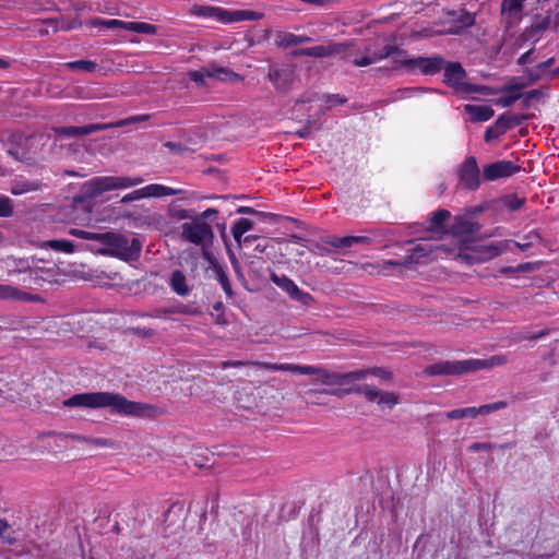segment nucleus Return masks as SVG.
Segmentation results:
<instances>
[{"mask_svg": "<svg viewBox=\"0 0 559 559\" xmlns=\"http://www.w3.org/2000/svg\"><path fill=\"white\" fill-rule=\"evenodd\" d=\"M355 43L353 40L336 43L330 40L326 45H318L297 49L293 52L296 57H313L326 58L338 57L342 61L352 63L355 67L362 68L371 66L378 61L386 59L391 56H405L406 51L400 49L396 45H385L380 50H372L371 47L366 46L361 55L356 53L353 48Z\"/></svg>", "mask_w": 559, "mask_h": 559, "instance_id": "obj_1", "label": "nucleus"}, {"mask_svg": "<svg viewBox=\"0 0 559 559\" xmlns=\"http://www.w3.org/2000/svg\"><path fill=\"white\" fill-rule=\"evenodd\" d=\"M66 407L105 408L109 407L110 413L129 417L152 416L154 407L129 401L119 393L112 392H85L78 393L63 401Z\"/></svg>", "mask_w": 559, "mask_h": 559, "instance_id": "obj_2", "label": "nucleus"}, {"mask_svg": "<svg viewBox=\"0 0 559 559\" xmlns=\"http://www.w3.org/2000/svg\"><path fill=\"white\" fill-rule=\"evenodd\" d=\"M262 369L271 371H290L306 376H314L316 381L326 386H343L354 381L364 380L362 373L335 372L319 366H301L295 364L258 362Z\"/></svg>", "mask_w": 559, "mask_h": 559, "instance_id": "obj_3", "label": "nucleus"}, {"mask_svg": "<svg viewBox=\"0 0 559 559\" xmlns=\"http://www.w3.org/2000/svg\"><path fill=\"white\" fill-rule=\"evenodd\" d=\"M507 362L506 355H495L487 359L443 360L427 366L424 373L427 376H460L502 366Z\"/></svg>", "mask_w": 559, "mask_h": 559, "instance_id": "obj_4", "label": "nucleus"}, {"mask_svg": "<svg viewBox=\"0 0 559 559\" xmlns=\"http://www.w3.org/2000/svg\"><path fill=\"white\" fill-rule=\"evenodd\" d=\"M218 216V211L213 207H209L202 213L191 216L183 211L180 215L181 218H191V222L183 223L181 225V237L186 241L197 245L204 246L210 245L213 241L214 233L212 225L209 222H214Z\"/></svg>", "mask_w": 559, "mask_h": 559, "instance_id": "obj_5", "label": "nucleus"}, {"mask_svg": "<svg viewBox=\"0 0 559 559\" xmlns=\"http://www.w3.org/2000/svg\"><path fill=\"white\" fill-rule=\"evenodd\" d=\"M96 242L103 246L98 252L103 255L116 257L124 261L138 259L142 243L135 237L129 238L123 234L106 231L97 233Z\"/></svg>", "mask_w": 559, "mask_h": 559, "instance_id": "obj_6", "label": "nucleus"}, {"mask_svg": "<svg viewBox=\"0 0 559 559\" xmlns=\"http://www.w3.org/2000/svg\"><path fill=\"white\" fill-rule=\"evenodd\" d=\"M144 181L141 177L103 176L94 177L84 183L85 195L96 198L106 191L127 189L141 185Z\"/></svg>", "mask_w": 559, "mask_h": 559, "instance_id": "obj_7", "label": "nucleus"}, {"mask_svg": "<svg viewBox=\"0 0 559 559\" xmlns=\"http://www.w3.org/2000/svg\"><path fill=\"white\" fill-rule=\"evenodd\" d=\"M443 69V83L456 94L469 95L478 92L477 85L465 82L467 73L460 62H447Z\"/></svg>", "mask_w": 559, "mask_h": 559, "instance_id": "obj_8", "label": "nucleus"}, {"mask_svg": "<svg viewBox=\"0 0 559 559\" xmlns=\"http://www.w3.org/2000/svg\"><path fill=\"white\" fill-rule=\"evenodd\" d=\"M511 240H498L474 245L463 258L471 264L481 263L499 257L510 249Z\"/></svg>", "mask_w": 559, "mask_h": 559, "instance_id": "obj_9", "label": "nucleus"}, {"mask_svg": "<svg viewBox=\"0 0 559 559\" xmlns=\"http://www.w3.org/2000/svg\"><path fill=\"white\" fill-rule=\"evenodd\" d=\"M188 76L198 85H204L206 78L223 82H239L242 80V76L240 74L234 72L233 70L226 67H221L215 63L203 67L200 70L189 71Z\"/></svg>", "mask_w": 559, "mask_h": 559, "instance_id": "obj_10", "label": "nucleus"}, {"mask_svg": "<svg viewBox=\"0 0 559 559\" xmlns=\"http://www.w3.org/2000/svg\"><path fill=\"white\" fill-rule=\"evenodd\" d=\"M394 62L409 71L418 68L420 73L424 75H433L442 70L445 64V60L440 55L431 57H415V58H403L394 59Z\"/></svg>", "mask_w": 559, "mask_h": 559, "instance_id": "obj_11", "label": "nucleus"}, {"mask_svg": "<svg viewBox=\"0 0 559 559\" xmlns=\"http://www.w3.org/2000/svg\"><path fill=\"white\" fill-rule=\"evenodd\" d=\"M457 186L468 191H476L481 183L480 170L475 156H467L457 167Z\"/></svg>", "mask_w": 559, "mask_h": 559, "instance_id": "obj_12", "label": "nucleus"}, {"mask_svg": "<svg viewBox=\"0 0 559 559\" xmlns=\"http://www.w3.org/2000/svg\"><path fill=\"white\" fill-rule=\"evenodd\" d=\"M454 250L445 247V245H428V243H418L416 247L412 249V253L408 254L404 262H397L393 260H388L385 263L392 266H399L411 262L418 263L421 258L430 257L440 258L442 253L451 254Z\"/></svg>", "mask_w": 559, "mask_h": 559, "instance_id": "obj_13", "label": "nucleus"}, {"mask_svg": "<svg viewBox=\"0 0 559 559\" xmlns=\"http://www.w3.org/2000/svg\"><path fill=\"white\" fill-rule=\"evenodd\" d=\"M181 192V190L173 189L167 186L151 183L141 189L134 190L128 194H126L122 199V203H130L135 200L144 199V198H160V197H171L177 195Z\"/></svg>", "mask_w": 559, "mask_h": 559, "instance_id": "obj_14", "label": "nucleus"}, {"mask_svg": "<svg viewBox=\"0 0 559 559\" xmlns=\"http://www.w3.org/2000/svg\"><path fill=\"white\" fill-rule=\"evenodd\" d=\"M508 403L499 401L490 404H485L479 407L468 406L463 408H455L445 414L448 419L456 420L462 418H476L478 415H488L492 412L507 407Z\"/></svg>", "mask_w": 559, "mask_h": 559, "instance_id": "obj_15", "label": "nucleus"}, {"mask_svg": "<svg viewBox=\"0 0 559 559\" xmlns=\"http://www.w3.org/2000/svg\"><path fill=\"white\" fill-rule=\"evenodd\" d=\"M521 170V166L512 160H498L483 167V177L486 181H495L500 178L510 177Z\"/></svg>", "mask_w": 559, "mask_h": 559, "instance_id": "obj_16", "label": "nucleus"}, {"mask_svg": "<svg viewBox=\"0 0 559 559\" xmlns=\"http://www.w3.org/2000/svg\"><path fill=\"white\" fill-rule=\"evenodd\" d=\"M294 72L286 66H270L267 79L277 92H287L293 83Z\"/></svg>", "mask_w": 559, "mask_h": 559, "instance_id": "obj_17", "label": "nucleus"}, {"mask_svg": "<svg viewBox=\"0 0 559 559\" xmlns=\"http://www.w3.org/2000/svg\"><path fill=\"white\" fill-rule=\"evenodd\" d=\"M110 128L108 123H91L82 127L68 126L55 128V133L63 138H75L87 135L97 131H103Z\"/></svg>", "mask_w": 559, "mask_h": 559, "instance_id": "obj_18", "label": "nucleus"}, {"mask_svg": "<svg viewBox=\"0 0 559 559\" xmlns=\"http://www.w3.org/2000/svg\"><path fill=\"white\" fill-rule=\"evenodd\" d=\"M0 299L3 300H22V301H39V295L29 294L9 284H0Z\"/></svg>", "mask_w": 559, "mask_h": 559, "instance_id": "obj_19", "label": "nucleus"}, {"mask_svg": "<svg viewBox=\"0 0 559 559\" xmlns=\"http://www.w3.org/2000/svg\"><path fill=\"white\" fill-rule=\"evenodd\" d=\"M324 242L335 249L350 248L354 245H369L371 239L366 236H329L324 239Z\"/></svg>", "mask_w": 559, "mask_h": 559, "instance_id": "obj_20", "label": "nucleus"}, {"mask_svg": "<svg viewBox=\"0 0 559 559\" xmlns=\"http://www.w3.org/2000/svg\"><path fill=\"white\" fill-rule=\"evenodd\" d=\"M189 13L202 19H215L224 23V14H226V9L219 7L194 4L190 8Z\"/></svg>", "mask_w": 559, "mask_h": 559, "instance_id": "obj_21", "label": "nucleus"}, {"mask_svg": "<svg viewBox=\"0 0 559 559\" xmlns=\"http://www.w3.org/2000/svg\"><path fill=\"white\" fill-rule=\"evenodd\" d=\"M312 39L306 35H296L289 32H281L276 35L275 44L282 48H288L305 43H310Z\"/></svg>", "mask_w": 559, "mask_h": 559, "instance_id": "obj_22", "label": "nucleus"}, {"mask_svg": "<svg viewBox=\"0 0 559 559\" xmlns=\"http://www.w3.org/2000/svg\"><path fill=\"white\" fill-rule=\"evenodd\" d=\"M475 231L474 224L464 217H455L454 223L452 224L450 230L447 234H450L456 242L460 241L459 238L465 235L473 234Z\"/></svg>", "mask_w": 559, "mask_h": 559, "instance_id": "obj_23", "label": "nucleus"}, {"mask_svg": "<svg viewBox=\"0 0 559 559\" xmlns=\"http://www.w3.org/2000/svg\"><path fill=\"white\" fill-rule=\"evenodd\" d=\"M465 111L475 122L488 121L495 115V110L488 105H466Z\"/></svg>", "mask_w": 559, "mask_h": 559, "instance_id": "obj_24", "label": "nucleus"}, {"mask_svg": "<svg viewBox=\"0 0 559 559\" xmlns=\"http://www.w3.org/2000/svg\"><path fill=\"white\" fill-rule=\"evenodd\" d=\"M169 286L174 293L181 297L188 296L190 293V287L187 284L186 275L180 270H175L171 273Z\"/></svg>", "mask_w": 559, "mask_h": 559, "instance_id": "obj_25", "label": "nucleus"}, {"mask_svg": "<svg viewBox=\"0 0 559 559\" xmlns=\"http://www.w3.org/2000/svg\"><path fill=\"white\" fill-rule=\"evenodd\" d=\"M451 216L450 211L445 209H440L432 214V217L429 221L428 231L439 235L447 234L448 231L444 229V222L449 219Z\"/></svg>", "mask_w": 559, "mask_h": 559, "instance_id": "obj_26", "label": "nucleus"}, {"mask_svg": "<svg viewBox=\"0 0 559 559\" xmlns=\"http://www.w3.org/2000/svg\"><path fill=\"white\" fill-rule=\"evenodd\" d=\"M262 17L261 13L250 11V10H236L229 11L226 10V14H224V23H234L240 21H257Z\"/></svg>", "mask_w": 559, "mask_h": 559, "instance_id": "obj_27", "label": "nucleus"}, {"mask_svg": "<svg viewBox=\"0 0 559 559\" xmlns=\"http://www.w3.org/2000/svg\"><path fill=\"white\" fill-rule=\"evenodd\" d=\"M527 119H528V116H526V115L503 112L497 118V121L502 127L504 132H507L518 126H521Z\"/></svg>", "mask_w": 559, "mask_h": 559, "instance_id": "obj_28", "label": "nucleus"}, {"mask_svg": "<svg viewBox=\"0 0 559 559\" xmlns=\"http://www.w3.org/2000/svg\"><path fill=\"white\" fill-rule=\"evenodd\" d=\"M43 183L39 180H17L11 186V193L14 195H22L27 192L38 191L41 189Z\"/></svg>", "mask_w": 559, "mask_h": 559, "instance_id": "obj_29", "label": "nucleus"}, {"mask_svg": "<svg viewBox=\"0 0 559 559\" xmlns=\"http://www.w3.org/2000/svg\"><path fill=\"white\" fill-rule=\"evenodd\" d=\"M253 221L246 217H241L233 224L230 233L238 246L241 245L243 235L253 227Z\"/></svg>", "mask_w": 559, "mask_h": 559, "instance_id": "obj_30", "label": "nucleus"}, {"mask_svg": "<svg viewBox=\"0 0 559 559\" xmlns=\"http://www.w3.org/2000/svg\"><path fill=\"white\" fill-rule=\"evenodd\" d=\"M213 271L215 273L216 281L221 284L226 296L228 298H231L234 295V292L231 288V284H230L226 267L218 263H213Z\"/></svg>", "mask_w": 559, "mask_h": 559, "instance_id": "obj_31", "label": "nucleus"}, {"mask_svg": "<svg viewBox=\"0 0 559 559\" xmlns=\"http://www.w3.org/2000/svg\"><path fill=\"white\" fill-rule=\"evenodd\" d=\"M272 282L278 286L282 290L286 292L289 297L293 295V293L297 292V285L293 280H290L286 275H277L276 273L271 274Z\"/></svg>", "mask_w": 559, "mask_h": 559, "instance_id": "obj_32", "label": "nucleus"}, {"mask_svg": "<svg viewBox=\"0 0 559 559\" xmlns=\"http://www.w3.org/2000/svg\"><path fill=\"white\" fill-rule=\"evenodd\" d=\"M164 313L199 316L202 313V310L199 306H195L194 304H181L168 307L167 309L164 310Z\"/></svg>", "mask_w": 559, "mask_h": 559, "instance_id": "obj_33", "label": "nucleus"}, {"mask_svg": "<svg viewBox=\"0 0 559 559\" xmlns=\"http://www.w3.org/2000/svg\"><path fill=\"white\" fill-rule=\"evenodd\" d=\"M355 393V386L349 389H341V388H334V389H322V390H316L311 389L307 392L309 396L318 397L321 394H328V395H334L338 399H342L348 394Z\"/></svg>", "mask_w": 559, "mask_h": 559, "instance_id": "obj_34", "label": "nucleus"}, {"mask_svg": "<svg viewBox=\"0 0 559 559\" xmlns=\"http://www.w3.org/2000/svg\"><path fill=\"white\" fill-rule=\"evenodd\" d=\"M58 436L60 438H70L72 440L85 442L87 444H92V445H96V447H108L109 445V440L104 439V438H90V437H84V436H80V435H75V433H69V435L59 433Z\"/></svg>", "mask_w": 559, "mask_h": 559, "instance_id": "obj_35", "label": "nucleus"}, {"mask_svg": "<svg viewBox=\"0 0 559 559\" xmlns=\"http://www.w3.org/2000/svg\"><path fill=\"white\" fill-rule=\"evenodd\" d=\"M353 373H362L364 379H366L368 376H373V377H377L384 381H389L392 379V372L390 370H388L386 368H382V367H373V368H368V369L355 370V371H353Z\"/></svg>", "mask_w": 559, "mask_h": 559, "instance_id": "obj_36", "label": "nucleus"}, {"mask_svg": "<svg viewBox=\"0 0 559 559\" xmlns=\"http://www.w3.org/2000/svg\"><path fill=\"white\" fill-rule=\"evenodd\" d=\"M540 241V236L536 231H530L522 237L521 241H511L521 251L528 250L532 246Z\"/></svg>", "mask_w": 559, "mask_h": 559, "instance_id": "obj_37", "label": "nucleus"}, {"mask_svg": "<svg viewBox=\"0 0 559 559\" xmlns=\"http://www.w3.org/2000/svg\"><path fill=\"white\" fill-rule=\"evenodd\" d=\"M92 25L103 26L106 28H121L128 31L129 22L117 19L107 20L97 17L92 21Z\"/></svg>", "mask_w": 559, "mask_h": 559, "instance_id": "obj_38", "label": "nucleus"}, {"mask_svg": "<svg viewBox=\"0 0 559 559\" xmlns=\"http://www.w3.org/2000/svg\"><path fill=\"white\" fill-rule=\"evenodd\" d=\"M34 272L37 273L36 277L38 278L39 286L41 287L45 283H52L56 276L55 267H41L35 265L33 269Z\"/></svg>", "mask_w": 559, "mask_h": 559, "instance_id": "obj_39", "label": "nucleus"}, {"mask_svg": "<svg viewBox=\"0 0 559 559\" xmlns=\"http://www.w3.org/2000/svg\"><path fill=\"white\" fill-rule=\"evenodd\" d=\"M47 246L55 250L64 253H73L75 250L74 243L67 239H53L47 242Z\"/></svg>", "mask_w": 559, "mask_h": 559, "instance_id": "obj_40", "label": "nucleus"}, {"mask_svg": "<svg viewBox=\"0 0 559 559\" xmlns=\"http://www.w3.org/2000/svg\"><path fill=\"white\" fill-rule=\"evenodd\" d=\"M128 31L139 34L154 35L157 33V26L146 22H129Z\"/></svg>", "mask_w": 559, "mask_h": 559, "instance_id": "obj_41", "label": "nucleus"}, {"mask_svg": "<svg viewBox=\"0 0 559 559\" xmlns=\"http://www.w3.org/2000/svg\"><path fill=\"white\" fill-rule=\"evenodd\" d=\"M399 394L394 392L382 391L377 403L382 408L386 407L389 409H392L396 404H399Z\"/></svg>", "mask_w": 559, "mask_h": 559, "instance_id": "obj_42", "label": "nucleus"}, {"mask_svg": "<svg viewBox=\"0 0 559 559\" xmlns=\"http://www.w3.org/2000/svg\"><path fill=\"white\" fill-rule=\"evenodd\" d=\"M64 67L70 70H80L84 72H94L97 68L96 62L91 60H75L64 63Z\"/></svg>", "mask_w": 559, "mask_h": 559, "instance_id": "obj_43", "label": "nucleus"}, {"mask_svg": "<svg viewBox=\"0 0 559 559\" xmlns=\"http://www.w3.org/2000/svg\"><path fill=\"white\" fill-rule=\"evenodd\" d=\"M164 146L167 147L170 153L178 155H185L197 151V147H190L183 142L167 141L164 143Z\"/></svg>", "mask_w": 559, "mask_h": 559, "instance_id": "obj_44", "label": "nucleus"}, {"mask_svg": "<svg viewBox=\"0 0 559 559\" xmlns=\"http://www.w3.org/2000/svg\"><path fill=\"white\" fill-rule=\"evenodd\" d=\"M382 391L370 385H356L355 393L362 394L369 402H378Z\"/></svg>", "mask_w": 559, "mask_h": 559, "instance_id": "obj_45", "label": "nucleus"}, {"mask_svg": "<svg viewBox=\"0 0 559 559\" xmlns=\"http://www.w3.org/2000/svg\"><path fill=\"white\" fill-rule=\"evenodd\" d=\"M15 265H14V269H12L10 271L11 274H25L27 273L31 269H34L35 267V260L32 258L31 260L29 259H19V260H15Z\"/></svg>", "mask_w": 559, "mask_h": 559, "instance_id": "obj_46", "label": "nucleus"}, {"mask_svg": "<svg viewBox=\"0 0 559 559\" xmlns=\"http://www.w3.org/2000/svg\"><path fill=\"white\" fill-rule=\"evenodd\" d=\"M525 0H502L501 11L502 13H519L522 11Z\"/></svg>", "mask_w": 559, "mask_h": 559, "instance_id": "obj_47", "label": "nucleus"}, {"mask_svg": "<svg viewBox=\"0 0 559 559\" xmlns=\"http://www.w3.org/2000/svg\"><path fill=\"white\" fill-rule=\"evenodd\" d=\"M504 133H506L504 130L499 124V122L496 120L491 127L487 128L485 135H484V140H485V142L489 143L492 140L499 139Z\"/></svg>", "mask_w": 559, "mask_h": 559, "instance_id": "obj_48", "label": "nucleus"}, {"mask_svg": "<svg viewBox=\"0 0 559 559\" xmlns=\"http://www.w3.org/2000/svg\"><path fill=\"white\" fill-rule=\"evenodd\" d=\"M22 278H20V282L24 285L25 288L28 289H35L39 286L38 278L36 277L37 273L34 272L33 269H31L27 273L22 274Z\"/></svg>", "mask_w": 559, "mask_h": 559, "instance_id": "obj_49", "label": "nucleus"}, {"mask_svg": "<svg viewBox=\"0 0 559 559\" xmlns=\"http://www.w3.org/2000/svg\"><path fill=\"white\" fill-rule=\"evenodd\" d=\"M13 214V204L9 197L0 195V217H9Z\"/></svg>", "mask_w": 559, "mask_h": 559, "instance_id": "obj_50", "label": "nucleus"}, {"mask_svg": "<svg viewBox=\"0 0 559 559\" xmlns=\"http://www.w3.org/2000/svg\"><path fill=\"white\" fill-rule=\"evenodd\" d=\"M290 298L304 306H310L314 301L313 297L309 293L301 290L299 287H297V292L293 293Z\"/></svg>", "mask_w": 559, "mask_h": 559, "instance_id": "obj_51", "label": "nucleus"}, {"mask_svg": "<svg viewBox=\"0 0 559 559\" xmlns=\"http://www.w3.org/2000/svg\"><path fill=\"white\" fill-rule=\"evenodd\" d=\"M148 119H150L148 115H135V116H131L129 118L122 119L116 123H109V126H110V128L111 127H124V126H128L131 123L143 122Z\"/></svg>", "mask_w": 559, "mask_h": 559, "instance_id": "obj_52", "label": "nucleus"}, {"mask_svg": "<svg viewBox=\"0 0 559 559\" xmlns=\"http://www.w3.org/2000/svg\"><path fill=\"white\" fill-rule=\"evenodd\" d=\"M550 26V19L549 17H542L537 22L533 23L531 26V34L533 36H537L544 31H546Z\"/></svg>", "mask_w": 559, "mask_h": 559, "instance_id": "obj_53", "label": "nucleus"}, {"mask_svg": "<svg viewBox=\"0 0 559 559\" xmlns=\"http://www.w3.org/2000/svg\"><path fill=\"white\" fill-rule=\"evenodd\" d=\"M525 202V199L523 198H519L518 195H508L504 199V205L510 210V211H516L519 210L520 207H522V205L524 204Z\"/></svg>", "mask_w": 559, "mask_h": 559, "instance_id": "obj_54", "label": "nucleus"}, {"mask_svg": "<svg viewBox=\"0 0 559 559\" xmlns=\"http://www.w3.org/2000/svg\"><path fill=\"white\" fill-rule=\"evenodd\" d=\"M69 235L80 238V239L95 241L97 233H92V231H87V230L79 229V228H70Z\"/></svg>", "mask_w": 559, "mask_h": 559, "instance_id": "obj_55", "label": "nucleus"}, {"mask_svg": "<svg viewBox=\"0 0 559 559\" xmlns=\"http://www.w3.org/2000/svg\"><path fill=\"white\" fill-rule=\"evenodd\" d=\"M259 361H242V360H226V361H223L222 362V368L223 369H227V368H236V367H243V366H255L258 368H260L257 364Z\"/></svg>", "mask_w": 559, "mask_h": 559, "instance_id": "obj_56", "label": "nucleus"}, {"mask_svg": "<svg viewBox=\"0 0 559 559\" xmlns=\"http://www.w3.org/2000/svg\"><path fill=\"white\" fill-rule=\"evenodd\" d=\"M324 100L330 106H336L344 105L347 102V98L341 94H328L324 96Z\"/></svg>", "mask_w": 559, "mask_h": 559, "instance_id": "obj_57", "label": "nucleus"}, {"mask_svg": "<svg viewBox=\"0 0 559 559\" xmlns=\"http://www.w3.org/2000/svg\"><path fill=\"white\" fill-rule=\"evenodd\" d=\"M237 212L238 213H242V214H258V215H261L263 217H269L271 219L275 218V215L272 214V213L259 212V211L254 210L253 207H249V206H240L237 210Z\"/></svg>", "mask_w": 559, "mask_h": 559, "instance_id": "obj_58", "label": "nucleus"}, {"mask_svg": "<svg viewBox=\"0 0 559 559\" xmlns=\"http://www.w3.org/2000/svg\"><path fill=\"white\" fill-rule=\"evenodd\" d=\"M204 141L205 138L202 134L198 133L195 138H188L183 143H186L190 147H197V150H199L204 143Z\"/></svg>", "mask_w": 559, "mask_h": 559, "instance_id": "obj_59", "label": "nucleus"}, {"mask_svg": "<svg viewBox=\"0 0 559 559\" xmlns=\"http://www.w3.org/2000/svg\"><path fill=\"white\" fill-rule=\"evenodd\" d=\"M520 97V94L502 96L498 99V104H500L502 107H509L513 103H515Z\"/></svg>", "mask_w": 559, "mask_h": 559, "instance_id": "obj_60", "label": "nucleus"}, {"mask_svg": "<svg viewBox=\"0 0 559 559\" xmlns=\"http://www.w3.org/2000/svg\"><path fill=\"white\" fill-rule=\"evenodd\" d=\"M525 73L527 74L531 83L538 81L544 74L543 72L538 71L537 67L535 69H526Z\"/></svg>", "mask_w": 559, "mask_h": 559, "instance_id": "obj_61", "label": "nucleus"}, {"mask_svg": "<svg viewBox=\"0 0 559 559\" xmlns=\"http://www.w3.org/2000/svg\"><path fill=\"white\" fill-rule=\"evenodd\" d=\"M534 53V49H530L526 52H524L520 58L518 59V64L524 66L532 61V55Z\"/></svg>", "mask_w": 559, "mask_h": 559, "instance_id": "obj_62", "label": "nucleus"}, {"mask_svg": "<svg viewBox=\"0 0 559 559\" xmlns=\"http://www.w3.org/2000/svg\"><path fill=\"white\" fill-rule=\"evenodd\" d=\"M133 332L139 335V336H143V337H146V336H152L153 335V330L152 329H147V328H134L133 329Z\"/></svg>", "mask_w": 559, "mask_h": 559, "instance_id": "obj_63", "label": "nucleus"}, {"mask_svg": "<svg viewBox=\"0 0 559 559\" xmlns=\"http://www.w3.org/2000/svg\"><path fill=\"white\" fill-rule=\"evenodd\" d=\"M519 272L526 273L535 270V265L532 262L521 263L518 265Z\"/></svg>", "mask_w": 559, "mask_h": 559, "instance_id": "obj_64", "label": "nucleus"}]
</instances>
